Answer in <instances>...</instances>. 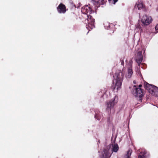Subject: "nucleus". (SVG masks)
Returning a JSON list of instances; mask_svg holds the SVG:
<instances>
[{
  "label": "nucleus",
  "mask_w": 158,
  "mask_h": 158,
  "mask_svg": "<svg viewBox=\"0 0 158 158\" xmlns=\"http://www.w3.org/2000/svg\"><path fill=\"white\" fill-rule=\"evenodd\" d=\"M117 100L116 99V97L115 96L114 100L107 102L106 103L107 107L106 110L108 112H110L111 109L113 108L114 106L117 103Z\"/></svg>",
  "instance_id": "7ed1b4c3"
},
{
  "label": "nucleus",
  "mask_w": 158,
  "mask_h": 158,
  "mask_svg": "<svg viewBox=\"0 0 158 158\" xmlns=\"http://www.w3.org/2000/svg\"><path fill=\"white\" fill-rule=\"evenodd\" d=\"M134 87H136V86H135V85H134Z\"/></svg>",
  "instance_id": "393cba45"
},
{
  "label": "nucleus",
  "mask_w": 158,
  "mask_h": 158,
  "mask_svg": "<svg viewBox=\"0 0 158 158\" xmlns=\"http://www.w3.org/2000/svg\"><path fill=\"white\" fill-rule=\"evenodd\" d=\"M95 118L98 120H99L101 118V114L100 113L97 114L96 113L95 115Z\"/></svg>",
  "instance_id": "6ab92c4d"
},
{
  "label": "nucleus",
  "mask_w": 158,
  "mask_h": 158,
  "mask_svg": "<svg viewBox=\"0 0 158 158\" xmlns=\"http://www.w3.org/2000/svg\"><path fill=\"white\" fill-rule=\"evenodd\" d=\"M132 152V151L131 149H129L127 152V154L126 155V158H131V153Z\"/></svg>",
  "instance_id": "dca6fc26"
},
{
  "label": "nucleus",
  "mask_w": 158,
  "mask_h": 158,
  "mask_svg": "<svg viewBox=\"0 0 158 158\" xmlns=\"http://www.w3.org/2000/svg\"><path fill=\"white\" fill-rule=\"evenodd\" d=\"M120 61L121 62V64L122 65H123L124 64V60H120Z\"/></svg>",
  "instance_id": "412c9836"
},
{
  "label": "nucleus",
  "mask_w": 158,
  "mask_h": 158,
  "mask_svg": "<svg viewBox=\"0 0 158 158\" xmlns=\"http://www.w3.org/2000/svg\"><path fill=\"white\" fill-rule=\"evenodd\" d=\"M143 60V57H137L136 61L139 66H140L141 63Z\"/></svg>",
  "instance_id": "2eb2a0df"
},
{
  "label": "nucleus",
  "mask_w": 158,
  "mask_h": 158,
  "mask_svg": "<svg viewBox=\"0 0 158 158\" xmlns=\"http://www.w3.org/2000/svg\"><path fill=\"white\" fill-rule=\"evenodd\" d=\"M119 149V147L117 144H114L113 146L112 151L113 152H117Z\"/></svg>",
  "instance_id": "4468645a"
},
{
  "label": "nucleus",
  "mask_w": 158,
  "mask_h": 158,
  "mask_svg": "<svg viewBox=\"0 0 158 158\" xmlns=\"http://www.w3.org/2000/svg\"><path fill=\"white\" fill-rule=\"evenodd\" d=\"M92 10V8L88 6H84L81 8V11L84 14H87L88 13L90 14Z\"/></svg>",
  "instance_id": "423d86ee"
},
{
  "label": "nucleus",
  "mask_w": 158,
  "mask_h": 158,
  "mask_svg": "<svg viewBox=\"0 0 158 158\" xmlns=\"http://www.w3.org/2000/svg\"><path fill=\"white\" fill-rule=\"evenodd\" d=\"M150 94L154 96H158V88L154 85L151 91Z\"/></svg>",
  "instance_id": "1a4fd4ad"
},
{
  "label": "nucleus",
  "mask_w": 158,
  "mask_h": 158,
  "mask_svg": "<svg viewBox=\"0 0 158 158\" xmlns=\"http://www.w3.org/2000/svg\"><path fill=\"white\" fill-rule=\"evenodd\" d=\"M113 77L115 81V85H114V82L113 85H112L111 88L114 90L115 88H116L118 91L121 87L124 77V74L121 70H118L116 71Z\"/></svg>",
  "instance_id": "f257e3e1"
},
{
  "label": "nucleus",
  "mask_w": 158,
  "mask_h": 158,
  "mask_svg": "<svg viewBox=\"0 0 158 158\" xmlns=\"http://www.w3.org/2000/svg\"><path fill=\"white\" fill-rule=\"evenodd\" d=\"M135 93H134V95L138 98L139 101L142 102V99L145 94V92L143 89L140 88H135Z\"/></svg>",
  "instance_id": "f03ea898"
},
{
  "label": "nucleus",
  "mask_w": 158,
  "mask_h": 158,
  "mask_svg": "<svg viewBox=\"0 0 158 158\" xmlns=\"http://www.w3.org/2000/svg\"><path fill=\"white\" fill-rule=\"evenodd\" d=\"M142 86V85H139V87L138 88H140V87H141Z\"/></svg>",
  "instance_id": "b1692460"
},
{
  "label": "nucleus",
  "mask_w": 158,
  "mask_h": 158,
  "mask_svg": "<svg viewBox=\"0 0 158 158\" xmlns=\"http://www.w3.org/2000/svg\"><path fill=\"white\" fill-rule=\"evenodd\" d=\"M146 153V152H140L138 156V158H146L145 154Z\"/></svg>",
  "instance_id": "a211bd4d"
},
{
  "label": "nucleus",
  "mask_w": 158,
  "mask_h": 158,
  "mask_svg": "<svg viewBox=\"0 0 158 158\" xmlns=\"http://www.w3.org/2000/svg\"><path fill=\"white\" fill-rule=\"evenodd\" d=\"M93 1L95 5H99V1H100L101 3L102 4H104L106 2L105 0H92Z\"/></svg>",
  "instance_id": "f8f14e48"
},
{
  "label": "nucleus",
  "mask_w": 158,
  "mask_h": 158,
  "mask_svg": "<svg viewBox=\"0 0 158 158\" xmlns=\"http://www.w3.org/2000/svg\"><path fill=\"white\" fill-rule=\"evenodd\" d=\"M133 73V72L132 69L130 68H129L128 70V73L126 75V77L127 78H130L131 77Z\"/></svg>",
  "instance_id": "ddd939ff"
},
{
  "label": "nucleus",
  "mask_w": 158,
  "mask_h": 158,
  "mask_svg": "<svg viewBox=\"0 0 158 158\" xmlns=\"http://www.w3.org/2000/svg\"><path fill=\"white\" fill-rule=\"evenodd\" d=\"M110 148V147L108 146L106 148L104 149L103 156L105 158H110L111 156V154L109 152Z\"/></svg>",
  "instance_id": "6e6552de"
},
{
  "label": "nucleus",
  "mask_w": 158,
  "mask_h": 158,
  "mask_svg": "<svg viewBox=\"0 0 158 158\" xmlns=\"http://www.w3.org/2000/svg\"><path fill=\"white\" fill-rule=\"evenodd\" d=\"M152 20V19L150 16H148L146 15H144L142 17L141 22L144 25H148L150 24Z\"/></svg>",
  "instance_id": "20e7f679"
},
{
  "label": "nucleus",
  "mask_w": 158,
  "mask_h": 158,
  "mask_svg": "<svg viewBox=\"0 0 158 158\" xmlns=\"http://www.w3.org/2000/svg\"><path fill=\"white\" fill-rule=\"evenodd\" d=\"M155 28L156 30H158V24L156 26Z\"/></svg>",
  "instance_id": "4be33fe9"
},
{
  "label": "nucleus",
  "mask_w": 158,
  "mask_h": 158,
  "mask_svg": "<svg viewBox=\"0 0 158 158\" xmlns=\"http://www.w3.org/2000/svg\"><path fill=\"white\" fill-rule=\"evenodd\" d=\"M135 27L136 29H138V31H136L138 32H141L142 31V29L141 28V27L140 24L138 23L135 25Z\"/></svg>",
  "instance_id": "f3484780"
},
{
  "label": "nucleus",
  "mask_w": 158,
  "mask_h": 158,
  "mask_svg": "<svg viewBox=\"0 0 158 158\" xmlns=\"http://www.w3.org/2000/svg\"><path fill=\"white\" fill-rule=\"evenodd\" d=\"M142 51H139L137 53V57H143L142 56Z\"/></svg>",
  "instance_id": "aec40b11"
},
{
  "label": "nucleus",
  "mask_w": 158,
  "mask_h": 158,
  "mask_svg": "<svg viewBox=\"0 0 158 158\" xmlns=\"http://www.w3.org/2000/svg\"><path fill=\"white\" fill-rule=\"evenodd\" d=\"M87 17L89 26L91 25V26L93 27L94 26V19L89 15H87Z\"/></svg>",
  "instance_id": "0eeeda50"
},
{
  "label": "nucleus",
  "mask_w": 158,
  "mask_h": 158,
  "mask_svg": "<svg viewBox=\"0 0 158 158\" xmlns=\"http://www.w3.org/2000/svg\"><path fill=\"white\" fill-rule=\"evenodd\" d=\"M144 6L142 3L138 2L136 4L135 7L136 9L138 8L139 10H140L141 9L143 8Z\"/></svg>",
  "instance_id": "9b49d317"
},
{
  "label": "nucleus",
  "mask_w": 158,
  "mask_h": 158,
  "mask_svg": "<svg viewBox=\"0 0 158 158\" xmlns=\"http://www.w3.org/2000/svg\"><path fill=\"white\" fill-rule=\"evenodd\" d=\"M113 0V2H114L113 4H115L116 3V2H117V1H118V0Z\"/></svg>",
  "instance_id": "5701e85b"
},
{
  "label": "nucleus",
  "mask_w": 158,
  "mask_h": 158,
  "mask_svg": "<svg viewBox=\"0 0 158 158\" xmlns=\"http://www.w3.org/2000/svg\"><path fill=\"white\" fill-rule=\"evenodd\" d=\"M57 10L59 13L64 14L67 9L65 6L62 3H60L57 7Z\"/></svg>",
  "instance_id": "39448f33"
},
{
  "label": "nucleus",
  "mask_w": 158,
  "mask_h": 158,
  "mask_svg": "<svg viewBox=\"0 0 158 158\" xmlns=\"http://www.w3.org/2000/svg\"><path fill=\"white\" fill-rule=\"evenodd\" d=\"M154 85H150L147 82L144 83V88L148 90L150 93Z\"/></svg>",
  "instance_id": "9d476101"
}]
</instances>
